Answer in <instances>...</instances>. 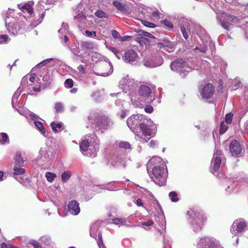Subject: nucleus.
<instances>
[{"label":"nucleus","mask_w":248,"mask_h":248,"mask_svg":"<svg viewBox=\"0 0 248 248\" xmlns=\"http://www.w3.org/2000/svg\"><path fill=\"white\" fill-rule=\"evenodd\" d=\"M247 226V221L241 218L237 219L234 220L231 227L232 232L236 235L238 233L242 232L246 230Z\"/></svg>","instance_id":"nucleus-10"},{"label":"nucleus","mask_w":248,"mask_h":248,"mask_svg":"<svg viewBox=\"0 0 248 248\" xmlns=\"http://www.w3.org/2000/svg\"><path fill=\"white\" fill-rule=\"evenodd\" d=\"M3 174H4L3 172L2 171H0V181L2 180Z\"/></svg>","instance_id":"nucleus-61"},{"label":"nucleus","mask_w":248,"mask_h":248,"mask_svg":"<svg viewBox=\"0 0 248 248\" xmlns=\"http://www.w3.org/2000/svg\"><path fill=\"white\" fill-rule=\"evenodd\" d=\"M7 30L9 32L14 34H17L20 29L19 25L16 23L12 24L11 23L6 24Z\"/></svg>","instance_id":"nucleus-18"},{"label":"nucleus","mask_w":248,"mask_h":248,"mask_svg":"<svg viewBox=\"0 0 248 248\" xmlns=\"http://www.w3.org/2000/svg\"><path fill=\"white\" fill-rule=\"evenodd\" d=\"M142 116L136 114L131 116L127 119V124L134 133L140 128V125L144 124L142 122Z\"/></svg>","instance_id":"nucleus-7"},{"label":"nucleus","mask_w":248,"mask_h":248,"mask_svg":"<svg viewBox=\"0 0 248 248\" xmlns=\"http://www.w3.org/2000/svg\"><path fill=\"white\" fill-rule=\"evenodd\" d=\"M193 213V219L191 221V225L195 232L200 231L202 227L207 222V217L203 211L201 210L195 209L188 211L187 214Z\"/></svg>","instance_id":"nucleus-2"},{"label":"nucleus","mask_w":248,"mask_h":248,"mask_svg":"<svg viewBox=\"0 0 248 248\" xmlns=\"http://www.w3.org/2000/svg\"><path fill=\"white\" fill-rule=\"evenodd\" d=\"M81 47L85 50H92L94 47V45L92 42H83L81 43Z\"/></svg>","instance_id":"nucleus-23"},{"label":"nucleus","mask_w":248,"mask_h":248,"mask_svg":"<svg viewBox=\"0 0 248 248\" xmlns=\"http://www.w3.org/2000/svg\"><path fill=\"white\" fill-rule=\"evenodd\" d=\"M93 124L96 130H106L112 124V122L104 115L97 114L95 116V123Z\"/></svg>","instance_id":"nucleus-5"},{"label":"nucleus","mask_w":248,"mask_h":248,"mask_svg":"<svg viewBox=\"0 0 248 248\" xmlns=\"http://www.w3.org/2000/svg\"><path fill=\"white\" fill-rule=\"evenodd\" d=\"M35 74L34 73L31 74L29 80L31 82H34L35 79Z\"/></svg>","instance_id":"nucleus-52"},{"label":"nucleus","mask_w":248,"mask_h":248,"mask_svg":"<svg viewBox=\"0 0 248 248\" xmlns=\"http://www.w3.org/2000/svg\"><path fill=\"white\" fill-rule=\"evenodd\" d=\"M215 92V88L211 83L206 84L200 91L201 96L206 99H210L213 96Z\"/></svg>","instance_id":"nucleus-13"},{"label":"nucleus","mask_w":248,"mask_h":248,"mask_svg":"<svg viewBox=\"0 0 248 248\" xmlns=\"http://www.w3.org/2000/svg\"><path fill=\"white\" fill-rule=\"evenodd\" d=\"M32 90L34 92H39L41 91V86H39L38 87H33L32 88Z\"/></svg>","instance_id":"nucleus-57"},{"label":"nucleus","mask_w":248,"mask_h":248,"mask_svg":"<svg viewBox=\"0 0 248 248\" xmlns=\"http://www.w3.org/2000/svg\"><path fill=\"white\" fill-rule=\"evenodd\" d=\"M118 146L121 149L125 150L130 149L131 145L127 141H121L118 143Z\"/></svg>","instance_id":"nucleus-25"},{"label":"nucleus","mask_w":248,"mask_h":248,"mask_svg":"<svg viewBox=\"0 0 248 248\" xmlns=\"http://www.w3.org/2000/svg\"><path fill=\"white\" fill-rule=\"evenodd\" d=\"M229 150L232 156L238 157L242 153V148L239 142L234 140L230 144Z\"/></svg>","instance_id":"nucleus-12"},{"label":"nucleus","mask_w":248,"mask_h":248,"mask_svg":"<svg viewBox=\"0 0 248 248\" xmlns=\"http://www.w3.org/2000/svg\"><path fill=\"white\" fill-rule=\"evenodd\" d=\"M126 116V111L125 110H122L121 113L120 114V117L122 119H124Z\"/></svg>","instance_id":"nucleus-56"},{"label":"nucleus","mask_w":248,"mask_h":248,"mask_svg":"<svg viewBox=\"0 0 248 248\" xmlns=\"http://www.w3.org/2000/svg\"><path fill=\"white\" fill-rule=\"evenodd\" d=\"M68 209L69 213L73 215L77 216L79 214L80 211L79 203L75 201H71L68 205Z\"/></svg>","instance_id":"nucleus-15"},{"label":"nucleus","mask_w":248,"mask_h":248,"mask_svg":"<svg viewBox=\"0 0 248 248\" xmlns=\"http://www.w3.org/2000/svg\"><path fill=\"white\" fill-rule=\"evenodd\" d=\"M51 59H48L43 61L42 62L39 63L36 66L39 67H42L45 65H46L47 63H48L50 61H51Z\"/></svg>","instance_id":"nucleus-42"},{"label":"nucleus","mask_w":248,"mask_h":248,"mask_svg":"<svg viewBox=\"0 0 248 248\" xmlns=\"http://www.w3.org/2000/svg\"><path fill=\"white\" fill-rule=\"evenodd\" d=\"M55 109L57 112H61L62 110V105L60 103L55 104Z\"/></svg>","instance_id":"nucleus-46"},{"label":"nucleus","mask_w":248,"mask_h":248,"mask_svg":"<svg viewBox=\"0 0 248 248\" xmlns=\"http://www.w3.org/2000/svg\"><path fill=\"white\" fill-rule=\"evenodd\" d=\"M1 248H8L7 244L5 243H2L1 244Z\"/></svg>","instance_id":"nucleus-58"},{"label":"nucleus","mask_w":248,"mask_h":248,"mask_svg":"<svg viewBox=\"0 0 248 248\" xmlns=\"http://www.w3.org/2000/svg\"><path fill=\"white\" fill-rule=\"evenodd\" d=\"M136 204L138 206H141L143 205V203H142V201L141 200V199H138L136 201Z\"/></svg>","instance_id":"nucleus-53"},{"label":"nucleus","mask_w":248,"mask_h":248,"mask_svg":"<svg viewBox=\"0 0 248 248\" xmlns=\"http://www.w3.org/2000/svg\"><path fill=\"white\" fill-rule=\"evenodd\" d=\"M165 163L163 159L158 156H154L150 158L147 163V168L149 167L152 168L154 167H156L158 166L165 165Z\"/></svg>","instance_id":"nucleus-16"},{"label":"nucleus","mask_w":248,"mask_h":248,"mask_svg":"<svg viewBox=\"0 0 248 248\" xmlns=\"http://www.w3.org/2000/svg\"><path fill=\"white\" fill-rule=\"evenodd\" d=\"M136 42H138L141 45H146L149 43V40L145 37L140 36L136 38Z\"/></svg>","instance_id":"nucleus-27"},{"label":"nucleus","mask_w":248,"mask_h":248,"mask_svg":"<svg viewBox=\"0 0 248 248\" xmlns=\"http://www.w3.org/2000/svg\"><path fill=\"white\" fill-rule=\"evenodd\" d=\"M80 148L84 155L91 157H95L99 150L96 144L95 145L92 141L89 142L87 140H83L80 143Z\"/></svg>","instance_id":"nucleus-3"},{"label":"nucleus","mask_w":248,"mask_h":248,"mask_svg":"<svg viewBox=\"0 0 248 248\" xmlns=\"http://www.w3.org/2000/svg\"><path fill=\"white\" fill-rule=\"evenodd\" d=\"M139 59L137 53L133 49L126 51L124 55V60L127 62H132L137 61Z\"/></svg>","instance_id":"nucleus-14"},{"label":"nucleus","mask_w":248,"mask_h":248,"mask_svg":"<svg viewBox=\"0 0 248 248\" xmlns=\"http://www.w3.org/2000/svg\"><path fill=\"white\" fill-rule=\"evenodd\" d=\"M64 84L66 88H71L73 86L74 82L71 78H68L64 81Z\"/></svg>","instance_id":"nucleus-37"},{"label":"nucleus","mask_w":248,"mask_h":248,"mask_svg":"<svg viewBox=\"0 0 248 248\" xmlns=\"http://www.w3.org/2000/svg\"><path fill=\"white\" fill-rule=\"evenodd\" d=\"M14 172L13 173L14 175H22L25 173V169L22 168H18L17 167H15L14 168Z\"/></svg>","instance_id":"nucleus-28"},{"label":"nucleus","mask_w":248,"mask_h":248,"mask_svg":"<svg viewBox=\"0 0 248 248\" xmlns=\"http://www.w3.org/2000/svg\"><path fill=\"white\" fill-rule=\"evenodd\" d=\"M157 46H158V47L160 48H162L163 47H164V46H163V44L161 43H158L157 44Z\"/></svg>","instance_id":"nucleus-64"},{"label":"nucleus","mask_w":248,"mask_h":248,"mask_svg":"<svg viewBox=\"0 0 248 248\" xmlns=\"http://www.w3.org/2000/svg\"><path fill=\"white\" fill-rule=\"evenodd\" d=\"M113 5L116 8V9L120 11H124L125 9V5L120 2L118 0H114L113 2Z\"/></svg>","instance_id":"nucleus-24"},{"label":"nucleus","mask_w":248,"mask_h":248,"mask_svg":"<svg viewBox=\"0 0 248 248\" xmlns=\"http://www.w3.org/2000/svg\"><path fill=\"white\" fill-rule=\"evenodd\" d=\"M181 32L185 39H187L188 37V35L186 31V29L184 26H181L180 28Z\"/></svg>","instance_id":"nucleus-45"},{"label":"nucleus","mask_w":248,"mask_h":248,"mask_svg":"<svg viewBox=\"0 0 248 248\" xmlns=\"http://www.w3.org/2000/svg\"><path fill=\"white\" fill-rule=\"evenodd\" d=\"M15 161V164L17 166H20L23 163V159L22 157L21 154L19 152H17L16 153Z\"/></svg>","instance_id":"nucleus-22"},{"label":"nucleus","mask_w":248,"mask_h":248,"mask_svg":"<svg viewBox=\"0 0 248 248\" xmlns=\"http://www.w3.org/2000/svg\"><path fill=\"white\" fill-rule=\"evenodd\" d=\"M8 41V37L6 34L0 35V44H3L7 42Z\"/></svg>","instance_id":"nucleus-40"},{"label":"nucleus","mask_w":248,"mask_h":248,"mask_svg":"<svg viewBox=\"0 0 248 248\" xmlns=\"http://www.w3.org/2000/svg\"><path fill=\"white\" fill-rule=\"evenodd\" d=\"M78 91V89L77 88H73L72 89H71L70 92V93H76Z\"/></svg>","instance_id":"nucleus-59"},{"label":"nucleus","mask_w":248,"mask_h":248,"mask_svg":"<svg viewBox=\"0 0 248 248\" xmlns=\"http://www.w3.org/2000/svg\"><path fill=\"white\" fill-rule=\"evenodd\" d=\"M8 248H18L12 245L11 244H7Z\"/></svg>","instance_id":"nucleus-62"},{"label":"nucleus","mask_w":248,"mask_h":248,"mask_svg":"<svg viewBox=\"0 0 248 248\" xmlns=\"http://www.w3.org/2000/svg\"><path fill=\"white\" fill-rule=\"evenodd\" d=\"M153 108L151 106H146L144 108V110L147 113H152L153 111Z\"/></svg>","instance_id":"nucleus-48"},{"label":"nucleus","mask_w":248,"mask_h":248,"mask_svg":"<svg viewBox=\"0 0 248 248\" xmlns=\"http://www.w3.org/2000/svg\"><path fill=\"white\" fill-rule=\"evenodd\" d=\"M168 176V170L166 165L154 167L150 177L155 183L159 186L166 184Z\"/></svg>","instance_id":"nucleus-1"},{"label":"nucleus","mask_w":248,"mask_h":248,"mask_svg":"<svg viewBox=\"0 0 248 248\" xmlns=\"http://www.w3.org/2000/svg\"><path fill=\"white\" fill-rule=\"evenodd\" d=\"M64 40L65 42H67L69 40V38L67 35L64 36Z\"/></svg>","instance_id":"nucleus-63"},{"label":"nucleus","mask_w":248,"mask_h":248,"mask_svg":"<svg viewBox=\"0 0 248 248\" xmlns=\"http://www.w3.org/2000/svg\"><path fill=\"white\" fill-rule=\"evenodd\" d=\"M149 146L151 148H155L157 145V142L154 140H151L149 143Z\"/></svg>","instance_id":"nucleus-50"},{"label":"nucleus","mask_w":248,"mask_h":248,"mask_svg":"<svg viewBox=\"0 0 248 248\" xmlns=\"http://www.w3.org/2000/svg\"><path fill=\"white\" fill-rule=\"evenodd\" d=\"M141 23L144 26L150 28H154L156 27V25L154 23L149 22L146 20H142Z\"/></svg>","instance_id":"nucleus-39"},{"label":"nucleus","mask_w":248,"mask_h":248,"mask_svg":"<svg viewBox=\"0 0 248 248\" xmlns=\"http://www.w3.org/2000/svg\"><path fill=\"white\" fill-rule=\"evenodd\" d=\"M98 240L97 241V244L99 248L104 247V244L103 243L102 236L101 233L99 232L98 235Z\"/></svg>","instance_id":"nucleus-41"},{"label":"nucleus","mask_w":248,"mask_h":248,"mask_svg":"<svg viewBox=\"0 0 248 248\" xmlns=\"http://www.w3.org/2000/svg\"><path fill=\"white\" fill-rule=\"evenodd\" d=\"M30 243L34 246V248H42V246L36 241L32 240Z\"/></svg>","instance_id":"nucleus-47"},{"label":"nucleus","mask_w":248,"mask_h":248,"mask_svg":"<svg viewBox=\"0 0 248 248\" xmlns=\"http://www.w3.org/2000/svg\"><path fill=\"white\" fill-rule=\"evenodd\" d=\"M139 93L140 95L144 99L145 103H150L155 99V97L152 95L151 89L145 85L140 86Z\"/></svg>","instance_id":"nucleus-8"},{"label":"nucleus","mask_w":248,"mask_h":248,"mask_svg":"<svg viewBox=\"0 0 248 248\" xmlns=\"http://www.w3.org/2000/svg\"><path fill=\"white\" fill-rule=\"evenodd\" d=\"M223 154L222 151L220 150H217L215 152V155L217 156H220Z\"/></svg>","instance_id":"nucleus-54"},{"label":"nucleus","mask_w":248,"mask_h":248,"mask_svg":"<svg viewBox=\"0 0 248 248\" xmlns=\"http://www.w3.org/2000/svg\"><path fill=\"white\" fill-rule=\"evenodd\" d=\"M221 161L222 160L220 156H217L215 157L213 162V170L214 172L217 171L219 170Z\"/></svg>","instance_id":"nucleus-19"},{"label":"nucleus","mask_w":248,"mask_h":248,"mask_svg":"<svg viewBox=\"0 0 248 248\" xmlns=\"http://www.w3.org/2000/svg\"><path fill=\"white\" fill-rule=\"evenodd\" d=\"M228 129V126L225 124L224 122H222L220 125L219 134H224L227 131Z\"/></svg>","instance_id":"nucleus-30"},{"label":"nucleus","mask_w":248,"mask_h":248,"mask_svg":"<svg viewBox=\"0 0 248 248\" xmlns=\"http://www.w3.org/2000/svg\"><path fill=\"white\" fill-rule=\"evenodd\" d=\"M126 220L123 218H115L113 219V223L116 225H124L125 224Z\"/></svg>","instance_id":"nucleus-31"},{"label":"nucleus","mask_w":248,"mask_h":248,"mask_svg":"<svg viewBox=\"0 0 248 248\" xmlns=\"http://www.w3.org/2000/svg\"><path fill=\"white\" fill-rule=\"evenodd\" d=\"M95 15L96 16L99 17V18H108V16L104 12L102 11L101 10H97L95 13Z\"/></svg>","instance_id":"nucleus-29"},{"label":"nucleus","mask_w":248,"mask_h":248,"mask_svg":"<svg viewBox=\"0 0 248 248\" xmlns=\"http://www.w3.org/2000/svg\"><path fill=\"white\" fill-rule=\"evenodd\" d=\"M21 10L24 13H27L30 15L32 14L33 9L31 5L27 3L23 5L21 8Z\"/></svg>","instance_id":"nucleus-20"},{"label":"nucleus","mask_w":248,"mask_h":248,"mask_svg":"<svg viewBox=\"0 0 248 248\" xmlns=\"http://www.w3.org/2000/svg\"><path fill=\"white\" fill-rule=\"evenodd\" d=\"M56 176V174L53 172H47L46 173V177L47 180L49 182H52Z\"/></svg>","instance_id":"nucleus-33"},{"label":"nucleus","mask_w":248,"mask_h":248,"mask_svg":"<svg viewBox=\"0 0 248 248\" xmlns=\"http://www.w3.org/2000/svg\"><path fill=\"white\" fill-rule=\"evenodd\" d=\"M154 224V221L151 219H149L145 222H141L140 225L142 226H150Z\"/></svg>","instance_id":"nucleus-44"},{"label":"nucleus","mask_w":248,"mask_h":248,"mask_svg":"<svg viewBox=\"0 0 248 248\" xmlns=\"http://www.w3.org/2000/svg\"><path fill=\"white\" fill-rule=\"evenodd\" d=\"M169 197L173 202H177L179 201L177 194L175 191H171L169 193Z\"/></svg>","instance_id":"nucleus-32"},{"label":"nucleus","mask_w":248,"mask_h":248,"mask_svg":"<svg viewBox=\"0 0 248 248\" xmlns=\"http://www.w3.org/2000/svg\"><path fill=\"white\" fill-rule=\"evenodd\" d=\"M34 124L36 127L42 132V134L45 133L46 131L45 128L41 122L36 121L34 122Z\"/></svg>","instance_id":"nucleus-36"},{"label":"nucleus","mask_w":248,"mask_h":248,"mask_svg":"<svg viewBox=\"0 0 248 248\" xmlns=\"http://www.w3.org/2000/svg\"><path fill=\"white\" fill-rule=\"evenodd\" d=\"M233 113H229L226 115L225 117V122L227 123V124H230L232 123V118H233Z\"/></svg>","instance_id":"nucleus-38"},{"label":"nucleus","mask_w":248,"mask_h":248,"mask_svg":"<svg viewBox=\"0 0 248 248\" xmlns=\"http://www.w3.org/2000/svg\"><path fill=\"white\" fill-rule=\"evenodd\" d=\"M112 65L110 64L105 63L102 65V70L100 74L102 76H108L112 72Z\"/></svg>","instance_id":"nucleus-17"},{"label":"nucleus","mask_w":248,"mask_h":248,"mask_svg":"<svg viewBox=\"0 0 248 248\" xmlns=\"http://www.w3.org/2000/svg\"><path fill=\"white\" fill-rule=\"evenodd\" d=\"M160 23L163 24L169 29L172 30L173 28V24L168 19H165L160 21Z\"/></svg>","instance_id":"nucleus-35"},{"label":"nucleus","mask_w":248,"mask_h":248,"mask_svg":"<svg viewBox=\"0 0 248 248\" xmlns=\"http://www.w3.org/2000/svg\"><path fill=\"white\" fill-rule=\"evenodd\" d=\"M85 34L88 36H89V37H96V32L95 31H88V30H86L85 31Z\"/></svg>","instance_id":"nucleus-43"},{"label":"nucleus","mask_w":248,"mask_h":248,"mask_svg":"<svg viewBox=\"0 0 248 248\" xmlns=\"http://www.w3.org/2000/svg\"><path fill=\"white\" fill-rule=\"evenodd\" d=\"M142 35H144V36L148 37L150 38L153 37V36L152 34H151V33H150L149 32H145V31H143Z\"/></svg>","instance_id":"nucleus-55"},{"label":"nucleus","mask_w":248,"mask_h":248,"mask_svg":"<svg viewBox=\"0 0 248 248\" xmlns=\"http://www.w3.org/2000/svg\"><path fill=\"white\" fill-rule=\"evenodd\" d=\"M199 248H223L217 242L209 237L202 238L198 243Z\"/></svg>","instance_id":"nucleus-11"},{"label":"nucleus","mask_w":248,"mask_h":248,"mask_svg":"<svg viewBox=\"0 0 248 248\" xmlns=\"http://www.w3.org/2000/svg\"><path fill=\"white\" fill-rule=\"evenodd\" d=\"M72 175L71 172L69 170L63 172V183L67 182Z\"/></svg>","instance_id":"nucleus-34"},{"label":"nucleus","mask_w":248,"mask_h":248,"mask_svg":"<svg viewBox=\"0 0 248 248\" xmlns=\"http://www.w3.org/2000/svg\"><path fill=\"white\" fill-rule=\"evenodd\" d=\"M159 12L157 11H155L152 13V16L154 18H158L159 17Z\"/></svg>","instance_id":"nucleus-51"},{"label":"nucleus","mask_w":248,"mask_h":248,"mask_svg":"<svg viewBox=\"0 0 248 248\" xmlns=\"http://www.w3.org/2000/svg\"><path fill=\"white\" fill-rule=\"evenodd\" d=\"M137 140L141 142H147L153 137V133L150 126L144 124L134 133Z\"/></svg>","instance_id":"nucleus-4"},{"label":"nucleus","mask_w":248,"mask_h":248,"mask_svg":"<svg viewBox=\"0 0 248 248\" xmlns=\"http://www.w3.org/2000/svg\"><path fill=\"white\" fill-rule=\"evenodd\" d=\"M52 130L56 133L58 130L60 131L62 128V124L61 123H55L54 122H53L50 124Z\"/></svg>","instance_id":"nucleus-26"},{"label":"nucleus","mask_w":248,"mask_h":248,"mask_svg":"<svg viewBox=\"0 0 248 248\" xmlns=\"http://www.w3.org/2000/svg\"><path fill=\"white\" fill-rule=\"evenodd\" d=\"M224 19L220 21L221 26L226 30L230 31L232 24H238L240 23V18L234 15L229 14H224Z\"/></svg>","instance_id":"nucleus-6"},{"label":"nucleus","mask_w":248,"mask_h":248,"mask_svg":"<svg viewBox=\"0 0 248 248\" xmlns=\"http://www.w3.org/2000/svg\"><path fill=\"white\" fill-rule=\"evenodd\" d=\"M112 35L115 39H118L121 37L120 33L115 30H113L112 31Z\"/></svg>","instance_id":"nucleus-49"},{"label":"nucleus","mask_w":248,"mask_h":248,"mask_svg":"<svg viewBox=\"0 0 248 248\" xmlns=\"http://www.w3.org/2000/svg\"><path fill=\"white\" fill-rule=\"evenodd\" d=\"M170 68L172 70L180 73L188 72L190 70V67L187 66L182 59H178L172 62L170 64Z\"/></svg>","instance_id":"nucleus-9"},{"label":"nucleus","mask_w":248,"mask_h":248,"mask_svg":"<svg viewBox=\"0 0 248 248\" xmlns=\"http://www.w3.org/2000/svg\"><path fill=\"white\" fill-rule=\"evenodd\" d=\"M245 128L248 133V121H247L245 124Z\"/></svg>","instance_id":"nucleus-60"},{"label":"nucleus","mask_w":248,"mask_h":248,"mask_svg":"<svg viewBox=\"0 0 248 248\" xmlns=\"http://www.w3.org/2000/svg\"><path fill=\"white\" fill-rule=\"evenodd\" d=\"M6 143H9V139L8 135L4 132L0 133V144L4 145Z\"/></svg>","instance_id":"nucleus-21"}]
</instances>
